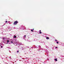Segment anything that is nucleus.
<instances>
[{"label":"nucleus","instance_id":"obj_1","mask_svg":"<svg viewBox=\"0 0 64 64\" xmlns=\"http://www.w3.org/2000/svg\"><path fill=\"white\" fill-rule=\"evenodd\" d=\"M16 45H22V43H19L17 42H16Z\"/></svg>","mask_w":64,"mask_h":64},{"label":"nucleus","instance_id":"obj_2","mask_svg":"<svg viewBox=\"0 0 64 64\" xmlns=\"http://www.w3.org/2000/svg\"><path fill=\"white\" fill-rule=\"evenodd\" d=\"M18 23V22L17 21H16L14 22V25H16Z\"/></svg>","mask_w":64,"mask_h":64},{"label":"nucleus","instance_id":"obj_3","mask_svg":"<svg viewBox=\"0 0 64 64\" xmlns=\"http://www.w3.org/2000/svg\"><path fill=\"white\" fill-rule=\"evenodd\" d=\"M26 35H25L24 36H23V38L24 39V38H26Z\"/></svg>","mask_w":64,"mask_h":64},{"label":"nucleus","instance_id":"obj_4","mask_svg":"<svg viewBox=\"0 0 64 64\" xmlns=\"http://www.w3.org/2000/svg\"><path fill=\"white\" fill-rule=\"evenodd\" d=\"M7 42L8 43L9 42V39H8V40H7Z\"/></svg>","mask_w":64,"mask_h":64},{"label":"nucleus","instance_id":"obj_5","mask_svg":"<svg viewBox=\"0 0 64 64\" xmlns=\"http://www.w3.org/2000/svg\"><path fill=\"white\" fill-rule=\"evenodd\" d=\"M11 42L12 43V44H14V43H13V42H12V41H11Z\"/></svg>","mask_w":64,"mask_h":64},{"label":"nucleus","instance_id":"obj_6","mask_svg":"<svg viewBox=\"0 0 64 64\" xmlns=\"http://www.w3.org/2000/svg\"><path fill=\"white\" fill-rule=\"evenodd\" d=\"M46 39L48 40V39H49V37H46Z\"/></svg>","mask_w":64,"mask_h":64},{"label":"nucleus","instance_id":"obj_7","mask_svg":"<svg viewBox=\"0 0 64 64\" xmlns=\"http://www.w3.org/2000/svg\"><path fill=\"white\" fill-rule=\"evenodd\" d=\"M8 23L10 24H11V23H11V22H10V21H8Z\"/></svg>","mask_w":64,"mask_h":64},{"label":"nucleus","instance_id":"obj_8","mask_svg":"<svg viewBox=\"0 0 64 64\" xmlns=\"http://www.w3.org/2000/svg\"><path fill=\"white\" fill-rule=\"evenodd\" d=\"M20 28L21 29H23V28H23V26H22V27H20Z\"/></svg>","mask_w":64,"mask_h":64},{"label":"nucleus","instance_id":"obj_9","mask_svg":"<svg viewBox=\"0 0 64 64\" xmlns=\"http://www.w3.org/2000/svg\"><path fill=\"white\" fill-rule=\"evenodd\" d=\"M54 60L55 61H57V59H54Z\"/></svg>","mask_w":64,"mask_h":64},{"label":"nucleus","instance_id":"obj_10","mask_svg":"<svg viewBox=\"0 0 64 64\" xmlns=\"http://www.w3.org/2000/svg\"><path fill=\"white\" fill-rule=\"evenodd\" d=\"M16 36H14V38H16Z\"/></svg>","mask_w":64,"mask_h":64},{"label":"nucleus","instance_id":"obj_11","mask_svg":"<svg viewBox=\"0 0 64 64\" xmlns=\"http://www.w3.org/2000/svg\"><path fill=\"white\" fill-rule=\"evenodd\" d=\"M11 56H10L9 57V58H10V59H12L11 58Z\"/></svg>","mask_w":64,"mask_h":64},{"label":"nucleus","instance_id":"obj_12","mask_svg":"<svg viewBox=\"0 0 64 64\" xmlns=\"http://www.w3.org/2000/svg\"><path fill=\"white\" fill-rule=\"evenodd\" d=\"M31 31H32V32H33V30H32V29H31Z\"/></svg>","mask_w":64,"mask_h":64},{"label":"nucleus","instance_id":"obj_13","mask_svg":"<svg viewBox=\"0 0 64 64\" xmlns=\"http://www.w3.org/2000/svg\"><path fill=\"white\" fill-rule=\"evenodd\" d=\"M59 43V42H56V43H57V44H58Z\"/></svg>","mask_w":64,"mask_h":64},{"label":"nucleus","instance_id":"obj_14","mask_svg":"<svg viewBox=\"0 0 64 64\" xmlns=\"http://www.w3.org/2000/svg\"><path fill=\"white\" fill-rule=\"evenodd\" d=\"M19 52V50L17 51V53H18Z\"/></svg>","mask_w":64,"mask_h":64},{"label":"nucleus","instance_id":"obj_15","mask_svg":"<svg viewBox=\"0 0 64 64\" xmlns=\"http://www.w3.org/2000/svg\"><path fill=\"white\" fill-rule=\"evenodd\" d=\"M5 38L4 37V38H3V39L4 40V39H5V38Z\"/></svg>","mask_w":64,"mask_h":64},{"label":"nucleus","instance_id":"obj_16","mask_svg":"<svg viewBox=\"0 0 64 64\" xmlns=\"http://www.w3.org/2000/svg\"><path fill=\"white\" fill-rule=\"evenodd\" d=\"M38 47H40H40H41V46H38Z\"/></svg>","mask_w":64,"mask_h":64},{"label":"nucleus","instance_id":"obj_17","mask_svg":"<svg viewBox=\"0 0 64 64\" xmlns=\"http://www.w3.org/2000/svg\"><path fill=\"white\" fill-rule=\"evenodd\" d=\"M55 40V41H58L57 40Z\"/></svg>","mask_w":64,"mask_h":64},{"label":"nucleus","instance_id":"obj_18","mask_svg":"<svg viewBox=\"0 0 64 64\" xmlns=\"http://www.w3.org/2000/svg\"><path fill=\"white\" fill-rule=\"evenodd\" d=\"M28 59V58H26V59Z\"/></svg>","mask_w":64,"mask_h":64},{"label":"nucleus","instance_id":"obj_19","mask_svg":"<svg viewBox=\"0 0 64 64\" xmlns=\"http://www.w3.org/2000/svg\"><path fill=\"white\" fill-rule=\"evenodd\" d=\"M40 34H41L42 33V32H40Z\"/></svg>","mask_w":64,"mask_h":64},{"label":"nucleus","instance_id":"obj_20","mask_svg":"<svg viewBox=\"0 0 64 64\" xmlns=\"http://www.w3.org/2000/svg\"><path fill=\"white\" fill-rule=\"evenodd\" d=\"M7 22H8L7 21H6V23H7Z\"/></svg>","mask_w":64,"mask_h":64},{"label":"nucleus","instance_id":"obj_21","mask_svg":"<svg viewBox=\"0 0 64 64\" xmlns=\"http://www.w3.org/2000/svg\"><path fill=\"white\" fill-rule=\"evenodd\" d=\"M39 31L40 32H41V30H40Z\"/></svg>","mask_w":64,"mask_h":64},{"label":"nucleus","instance_id":"obj_22","mask_svg":"<svg viewBox=\"0 0 64 64\" xmlns=\"http://www.w3.org/2000/svg\"><path fill=\"white\" fill-rule=\"evenodd\" d=\"M56 48H57V47H56Z\"/></svg>","mask_w":64,"mask_h":64},{"label":"nucleus","instance_id":"obj_23","mask_svg":"<svg viewBox=\"0 0 64 64\" xmlns=\"http://www.w3.org/2000/svg\"><path fill=\"white\" fill-rule=\"evenodd\" d=\"M1 48H2V46H1Z\"/></svg>","mask_w":64,"mask_h":64},{"label":"nucleus","instance_id":"obj_24","mask_svg":"<svg viewBox=\"0 0 64 64\" xmlns=\"http://www.w3.org/2000/svg\"><path fill=\"white\" fill-rule=\"evenodd\" d=\"M9 44H10V43H9Z\"/></svg>","mask_w":64,"mask_h":64},{"label":"nucleus","instance_id":"obj_25","mask_svg":"<svg viewBox=\"0 0 64 64\" xmlns=\"http://www.w3.org/2000/svg\"><path fill=\"white\" fill-rule=\"evenodd\" d=\"M32 30H34V28H33V29H32Z\"/></svg>","mask_w":64,"mask_h":64},{"label":"nucleus","instance_id":"obj_26","mask_svg":"<svg viewBox=\"0 0 64 64\" xmlns=\"http://www.w3.org/2000/svg\"><path fill=\"white\" fill-rule=\"evenodd\" d=\"M7 44H8V42L6 43Z\"/></svg>","mask_w":64,"mask_h":64},{"label":"nucleus","instance_id":"obj_27","mask_svg":"<svg viewBox=\"0 0 64 64\" xmlns=\"http://www.w3.org/2000/svg\"><path fill=\"white\" fill-rule=\"evenodd\" d=\"M43 49H42V50Z\"/></svg>","mask_w":64,"mask_h":64}]
</instances>
